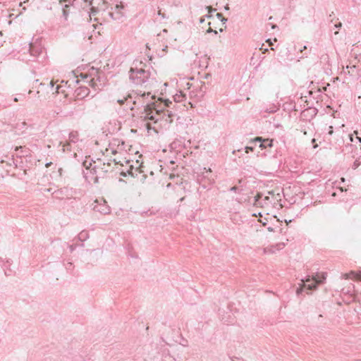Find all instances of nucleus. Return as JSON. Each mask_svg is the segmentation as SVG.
Wrapping results in <instances>:
<instances>
[{
	"mask_svg": "<svg viewBox=\"0 0 361 361\" xmlns=\"http://www.w3.org/2000/svg\"><path fill=\"white\" fill-rule=\"evenodd\" d=\"M22 4H23V3H22V2H20V3L19 4V6H22Z\"/></svg>",
	"mask_w": 361,
	"mask_h": 361,
	"instance_id": "48",
	"label": "nucleus"
},
{
	"mask_svg": "<svg viewBox=\"0 0 361 361\" xmlns=\"http://www.w3.org/2000/svg\"><path fill=\"white\" fill-rule=\"evenodd\" d=\"M307 113H311L312 114L311 116L313 117V116H315L317 115V110L316 109H314V108H310V109L305 110L304 111H302V114L304 116H306Z\"/></svg>",
	"mask_w": 361,
	"mask_h": 361,
	"instance_id": "16",
	"label": "nucleus"
},
{
	"mask_svg": "<svg viewBox=\"0 0 361 361\" xmlns=\"http://www.w3.org/2000/svg\"><path fill=\"white\" fill-rule=\"evenodd\" d=\"M254 147L252 146H247L245 147V150L246 153H249L250 152H252L254 150Z\"/></svg>",
	"mask_w": 361,
	"mask_h": 361,
	"instance_id": "21",
	"label": "nucleus"
},
{
	"mask_svg": "<svg viewBox=\"0 0 361 361\" xmlns=\"http://www.w3.org/2000/svg\"><path fill=\"white\" fill-rule=\"evenodd\" d=\"M263 194L261 192H257V195L254 197V202L260 201L262 200Z\"/></svg>",
	"mask_w": 361,
	"mask_h": 361,
	"instance_id": "18",
	"label": "nucleus"
},
{
	"mask_svg": "<svg viewBox=\"0 0 361 361\" xmlns=\"http://www.w3.org/2000/svg\"><path fill=\"white\" fill-rule=\"evenodd\" d=\"M264 138H262V137H256L255 138H254L253 140H252L250 141V142H259L260 144L262 143V142L264 141Z\"/></svg>",
	"mask_w": 361,
	"mask_h": 361,
	"instance_id": "19",
	"label": "nucleus"
},
{
	"mask_svg": "<svg viewBox=\"0 0 361 361\" xmlns=\"http://www.w3.org/2000/svg\"><path fill=\"white\" fill-rule=\"evenodd\" d=\"M97 211L103 214H109L111 212L110 207L106 205H101L98 207Z\"/></svg>",
	"mask_w": 361,
	"mask_h": 361,
	"instance_id": "14",
	"label": "nucleus"
},
{
	"mask_svg": "<svg viewBox=\"0 0 361 361\" xmlns=\"http://www.w3.org/2000/svg\"><path fill=\"white\" fill-rule=\"evenodd\" d=\"M317 146H318L317 145H314V148L317 147Z\"/></svg>",
	"mask_w": 361,
	"mask_h": 361,
	"instance_id": "46",
	"label": "nucleus"
},
{
	"mask_svg": "<svg viewBox=\"0 0 361 361\" xmlns=\"http://www.w3.org/2000/svg\"><path fill=\"white\" fill-rule=\"evenodd\" d=\"M88 233L86 231H82L78 234V240L81 242L85 241L87 238H88Z\"/></svg>",
	"mask_w": 361,
	"mask_h": 361,
	"instance_id": "15",
	"label": "nucleus"
},
{
	"mask_svg": "<svg viewBox=\"0 0 361 361\" xmlns=\"http://www.w3.org/2000/svg\"><path fill=\"white\" fill-rule=\"evenodd\" d=\"M11 161H12L13 164L16 166H17V164L15 163V161H14V159H13V158L11 159Z\"/></svg>",
	"mask_w": 361,
	"mask_h": 361,
	"instance_id": "40",
	"label": "nucleus"
},
{
	"mask_svg": "<svg viewBox=\"0 0 361 361\" xmlns=\"http://www.w3.org/2000/svg\"><path fill=\"white\" fill-rule=\"evenodd\" d=\"M71 267H72V263H71V262H69V263H68V264H67V265H66V269H70L71 268Z\"/></svg>",
	"mask_w": 361,
	"mask_h": 361,
	"instance_id": "32",
	"label": "nucleus"
},
{
	"mask_svg": "<svg viewBox=\"0 0 361 361\" xmlns=\"http://www.w3.org/2000/svg\"><path fill=\"white\" fill-rule=\"evenodd\" d=\"M269 42V43H271V41H270V39H268V40Z\"/></svg>",
	"mask_w": 361,
	"mask_h": 361,
	"instance_id": "52",
	"label": "nucleus"
},
{
	"mask_svg": "<svg viewBox=\"0 0 361 361\" xmlns=\"http://www.w3.org/2000/svg\"><path fill=\"white\" fill-rule=\"evenodd\" d=\"M75 93L77 94L78 97L85 98L89 95L90 90L86 87H80L76 89Z\"/></svg>",
	"mask_w": 361,
	"mask_h": 361,
	"instance_id": "7",
	"label": "nucleus"
},
{
	"mask_svg": "<svg viewBox=\"0 0 361 361\" xmlns=\"http://www.w3.org/2000/svg\"><path fill=\"white\" fill-rule=\"evenodd\" d=\"M49 192H51V188L48 189Z\"/></svg>",
	"mask_w": 361,
	"mask_h": 361,
	"instance_id": "47",
	"label": "nucleus"
},
{
	"mask_svg": "<svg viewBox=\"0 0 361 361\" xmlns=\"http://www.w3.org/2000/svg\"><path fill=\"white\" fill-rule=\"evenodd\" d=\"M269 42V43H271V41H270V39H268V40Z\"/></svg>",
	"mask_w": 361,
	"mask_h": 361,
	"instance_id": "51",
	"label": "nucleus"
},
{
	"mask_svg": "<svg viewBox=\"0 0 361 361\" xmlns=\"http://www.w3.org/2000/svg\"><path fill=\"white\" fill-rule=\"evenodd\" d=\"M303 291V288H298L297 290H296V294L298 295H299L300 294H301Z\"/></svg>",
	"mask_w": 361,
	"mask_h": 361,
	"instance_id": "26",
	"label": "nucleus"
},
{
	"mask_svg": "<svg viewBox=\"0 0 361 361\" xmlns=\"http://www.w3.org/2000/svg\"><path fill=\"white\" fill-rule=\"evenodd\" d=\"M334 133V130H333V126H329L328 127V132H327V134L329 135H331Z\"/></svg>",
	"mask_w": 361,
	"mask_h": 361,
	"instance_id": "23",
	"label": "nucleus"
},
{
	"mask_svg": "<svg viewBox=\"0 0 361 361\" xmlns=\"http://www.w3.org/2000/svg\"><path fill=\"white\" fill-rule=\"evenodd\" d=\"M239 190H240L237 186H233L230 188V191L235 192H238Z\"/></svg>",
	"mask_w": 361,
	"mask_h": 361,
	"instance_id": "24",
	"label": "nucleus"
},
{
	"mask_svg": "<svg viewBox=\"0 0 361 361\" xmlns=\"http://www.w3.org/2000/svg\"><path fill=\"white\" fill-rule=\"evenodd\" d=\"M216 11V9H215V8H214V9H212L209 13L213 12V11ZM205 17H207V18H212V15L211 13H209V14L206 15V16H205Z\"/></svg>",
	"mask_w": 361,
	"mask_h": 361,
	"instance_id": "27",
	"label": "nucleus"
},
{
	"mask_svg": "<svg viewBox=\"0 0 361 361\" xmlns=\"http://www.w3.org/2000/svg\"><path fill=\"white\" fill-rule=\"evenodd\" d=\"M268 194L274 196V191H269ZM262 200L264 205H268L269 204H275V200H274V197H270L269 196H263Z\"/></svg>",
	"mask_w": 361,
	"mask_h": 361,
	"instance_id": "9",
	"label": "nucleus"
},
{
	"mask_svg": "<svg viewBox=\"0 0 361 361\" xmlns=\"http://www.w3.org/2000/svg\"><path fill=\"white\" fill-rule=\"evenodd\" d=\"M223 24H225L226 22H227V18L223 17L221 20H220Z\"/></svg>",
	"mask_w": 361,
	"mask_h": 361,
	"instance_id": "31",
	"label": "nucleus"
},
{
	"mask_svg": "<svg viewBox=\"0 0 361 361\" xmlns=\"http://www.w3.org/2000/svg\"><path fill=\"white\" fill-rule=\"evenodd\" d=\"M358 150V148L356 145L353 144H348L345 146V149L343 151L347 152V153H353Z\"/></svg>",
	"mask_w": 361,
	"mask_h": 361,
	"instance_id": "12",
	"label": "nucleus"
},
{
	"mask_svg": "<svg viewBox=\"0 0 361 361\" xmlns=\"http://www.w3.org/2000/svg\"><path fill=\"white\" fill-rule=\"evenodd\" d=\"M144 114L145 116H141L144 118V120H151L156 123L159 119V118L157 116L160 115L161 111L156 110V111L154 112L152 107L149 105H147L144 109Z\"/></svg>",
	"mask_w": 361,
	"mask_h": 361,
	"instance_id": "5",
	"label": "nucleus"
},
{
	"mask_svg": "<svg viewBox=\"0 0 361 361\" xmlns=\"http://www.w3.org/2000/svg\"><path fill=\"white\" fill-rule=\"evenodd\" d=\"M307 49L306 46H304L303 49Z\"/></svg>",
	"mask_w": 361,
	"mask_h": 361,
	"instance_id": "49",
	"label": "nucleus"
},
{
	"mask_svg": "<svg viewBox=\"0 0 361 361\" xmlns=\"http://www.w3.org/2000/svg\"><path fill=\"white\" fill-rule=\"evenodd\" d=\"M69 141L71 142H73V143H76L78 142L79 140V133L78 131H71L70 133H69Z\"/></svg>",
	"mask_w": 361,
	"mask_h": 361,
	"instance_id": "10",
	"label": "nucleus"
},
{
	"mask_svg": "<svg viewBox=\"0 0 361 361\" xmlns=\"http://www.w3.org/2000/svg\"><path fill=\"white\" fill-rule=\"evenodd\" d=\"M124 8V6L122 2H120L119 4H116L115 6V10L114 12H109V16L115 20H123L125 18L124 13L123 12V9Z\"/></svg>",
	"mask_w": 361,
	"mask_h": 361,
	"instance_id": "6",
	"label": "nucleus"
},
{
	"mask_svg": "<svg viewBox=\"0 0 361 361\" xmlns=\"http://www.w3.org/2000/svg\"><path fill=\"white\" fill-rule=\"evenodd\" d=\"M224 9H225L226 11L229 10L228 4H226V5L224 6Z\"/></svg>",
	"mask_w": 361,
	"mask_h": 361,
	"instance_id": "34",
	"label": "nucleus"
},
{
	"mask_svg": "<svg viewBox=\"0 0 361 361\" xmlns=\"http://www.w3.org/2000/svg\"><path fill=\"white\" fill-rule=\"evenodd\" d=\"M360 150H361V147H360Z\"/></svg>",
	"mask_w": 361,
	"mask_h": 361,
	"instance_id": "53",
	"label": "nucleus"
},
{
	"mask_svg": "<svg viewBox=\"0 0 361 361\" xmlns=\"http://www.w3.org/2000/svg\"><path fill=\"white\" fill-rule=\"evenodd\" d=\"M312 143H314V142H315V139H314V138H313V139L312 140Z\"/></svg>",
	"mask_w": 361,
	"mask_h": 361,
	"instance_id": "43",
	"label": "nucleus"
},
{
	"mask_svg": "<svg viewBox=\"0 0 361 361\" xmlns=\"http://www.w3.org/2000/svg\"><path fill=\"white\" fill-rule=\"evenodd\" d=\"M274 140L272 139H264L261 144H259V147L263 149L267 147H273Z\"/></svg>",
	"mask_w": 361,
	"mask_h": 361,
	"instance_id": "11",
	"label": "nucleus"
},
{
	"mask_svg": "<svg viewBox=\"0 0 361 361\" xmlns=\"http://www.w3.org/2000/svg\"><path fill=\"white\" fill-rule=\"evenodd\" d=\"M140 67H131L129 71V79L135 85H142L148 82L151 73L142 67V62H140Z\"/></svg>",
	"mask_w": 361,
	"mask_h": 361,
	"instance_id": "1",
	"label": "nucleus"
},
{
	"mask_svg": "<svg viewBox=\"0 0 361 361\" xmlns=\"http://www.w3.org/2000/svg\"><path fill=\"white\" fill-rule=\"evenodd\" d=\"M279 110L278 106L275 104H271L270 106L268 108L263 109V111L266 113L273 114Z\"/></svg>",
	"mask_w": 361,
	"mask_h": 361,
	"instance_id": "13",
	"label": "nucleus"
},
{
	"mask_svg": "<svg viewBox=\"0 0 361 361\" xmlns=\"http://www.w3.org/2000/svg\"><path fill=\"white\" fill-rule=\"evenodd\" d=\"M267 230H268L269 231H274V228H271V227H268V228H267Z\"/></svg>",
	"mask_w": 361,
	"mask_h": 361,
	"instance_id": "37",
	"label": "nucleus"
},
{
	"mask_svg": "<svg viewBox=\"0 0 361 361\" xmlns=\"http://www.w3.org/2000/svg\"><path fill=\"white\" fill-rule=\"evenodd\" d=\"M349 137L351 142H354L353 137L352 135H349Z\"/></svg>",
	"mask_w": 361,
	"mask_h": 361,
	"instance_id": "35",
	"label": "nucleus"
},
{
	"mask_svg": "<svg viewBox=\"0 0 361 361\" xmlns=\"http://www.w3.org/2000/svg\"><path fill=\"white\" fill-rule=\"evenodd\" d=\"M271 25V28H273V29H274V28H276L277 27V25H274V24H272Z\"/></svg>",
	"mask_w": 361,
	"mask_h": 361,
	"instance_id": "39",
	"label": "nucleus"
},
{
	"mask_svg": "<svg viewBox=\"0 0 361 361\" xmlns=\"http://www.w3.org/2000/svg\"><path fill=\"white\" fill-rule=\"evenodd\" d=\"M74 192L72 188L64 187L52 192V197L59 200L71 199Z\"/></svg>",
	"mask_w": 361,
	"mask_h": 361,
	"instance_id": "4",
	"label": "nucleus"
},
{
	"mask_svg": "<svg viewBox=\"0 0 361 361\" xmlns=\"http://www.w3.org/2000/svg\"><path fill=\"white\" fill-rule=\"evenodd\" d=\"M29 53L32 59H22L23 61H37L44 63L47 59V52L42 47L41 42L37 39L35 42L29 43Z\"/></svg>",
	"mask_w": 361,
	"mask_h": 361,
	"instance_id": "2",
	"label": "nucleus"
},
{
	"mask_svg": "<svg viewBox=\"0 0 361 361\" xmlns=\"http://www.w3.org/2000/svg\"><path fill=\"white\" fill-rule=\"evenodd\" d=\"M326 279V273H317L313 276H307L305 279H302V281L305 288L310 290H314L317 289L318 284L324 283Z\"/></svg>",
	"mask_w": 361,
	"mask_h": 361,
	"instance_id": "3",
	"label": "nucleus"
},
{
	"mask_svg": "<svg viewBox=\"0 0 361 361\" xmlns=\"http://www.w3.org/2000/svg\"><path fill=\"white\" fill-rule=\"evenodd\" d=\"M204 18H201L200 19V23H204Z\"/></svg>",
	"mask_w": 361,
	"mask_h": 361,
	"instance_id": "36",
	"label": "nucleus"
},
{
	"mask_svg": "<svg viewBox=\"0 0 361 361\" xmlns=\"http://www.w3.org/2000/svg\"><path fill=\"white\" fill-rule=\"evenodd\" d=\"M360 164H361V155L355 160V161L353 162V164L352 165V169L355 170V169H357Z\"/></svg>",
	"mask_w": 361,
	"mask_h": 361,
	"instance_id": "17",
	"label": "nucleus"
},
{
	"mask_svg": "<svg viewBox=\"0 0 361 361\" xmlns=\"http://www.w3.org/2000/svg\"><path fill=\"white\" fill-rule=\"evenodd\" d=\"M133 109H134V107H133V106H130V110H133Z\"/></svg>",
	"mask_w": 361,
	"mask_h": 361,
	"instance_id": "44",
	"label": "nucleus"
},
{
	"mask_svg": "<svg viewBox=\"0 0 361 361\" xmlns=\"http://www.w3.org/2000/svg\"><path fill=\"white\" fill-rule=\"evenodd\" d=\"M207 32H214L215 35L217 34V32L216 30H212V28H209L207 30Z\"/></svg>",
	"mask_w": 361,
	"mask_h": 361,
	"instance_id": "29",
	"label": "nucleus"
},
{
	"mask_svg": "<svg viewBox=\"0 0 361 361\" xmlns=\"http://www.w3.org/2000/svg\"><path fill=\"white\" fill-rule=\"evenodd\" d=\"M345 276L347 279L348 278H357V274L353 271H351L349 274H345Z\"/></svg>",
	"mask_w": 361,
	"mask_h": 361,
	"instance_id": "20",
	"label": "nucleus"
},
{
	"mask_svg": "<svg viewBox=\"0 0 361 361\" xmlns=\"http://www.w3.org/2000/svg\"><path fill=\"white\" fill-rule=\"evenodd\" d=\"M127 100V98H123V99H118L117 100V102L120 104V105H123L125 102Z\"/></svg>",
	"mask_w": 361,
	"mask_h": 361,
	"instance_id": "25",
	"label": "nucleus"
},
{
	"mask_svg": "<svg viewBox=\"0 0 361 361\" xmlns=\"http://www.w3.org/2000/svg\"><path fill=\"white\" fill-rule=\"evenodd\" d=\"M355 139L357 140L359 142H361V137H356Z\"/></svg>",
	"mask_w": 361,
	"mask_h": 361,
	"instance_id": "38",
	"label": "nucleus"
},
{
	"mask_svg": "<svg viewBox=\"0 0 361 361\" xmlns=\"http://www.w3.org/2000/svg\"><path fill=\"white\" fill-rule=\"evenodd\" d=\"M360 84H361V80H360Z\"/></svg>",
	"mask_w": 361,
	"mask_h": 361,
	"instance_id": "54",
	"label": "nucleus"
},
{
	"mask_svg": "<svg viewBox=\"0 0 361 361\" xmlns=\"http://www.w3.org/2000/svg\"><path fill=\"white\" fill-rule=\"evenodd\" d=\"M216 17L217 18H219V20H221L224 16H223V14L221 13H216Z\"/></svg>",
	"mask_w": 361,
	"mask_h": 361,
	"instance_id": "28",
	"label": "nucleus"
},
{
	"mask_svg": "<svg viewBox=\"0 0 361 361\" xmlns=\"http://www.w3.org/2000/svg\"><path fill=\"white\" fill-rule=\"evenodd\" d=\"M341 26V23H340L339 25H336V27H339Z\"/></svg>",
	"mask_w": 361,
	"mask_h": 361,
	"instance_id": "42",
	"label": "nucleus"
},
{
	"mask_svg": "<svg viewBox=\"0 0 361 361\" xmlns=\"http://www.w3.org/2000/svg\"><path fill=\"white\" fill-rule=\"evenodd\" d=\"M254 204L256 205V206H260V207H264L265 206L264 202H263V200H260V201H257V202H254Z\"/></svg>",
	"mask_w": 361,
	"mask_h": 361,
	"instance_id": "22",
	"label": "nucleus"
},
{
	"mask_svg": "<svg viewBox=\"0 0 361 361\" xmlns=\"http://www.w3.org/2000/svg\"><path fill=\"white\" fill-rule=\"evenodd\" d=\"M68 1V0H59V4L62 6V18L64 19V20H68V16L69 14V10H68L69 5H68V4L63 5V2H66Z\"/></svg>",
	"mask_w": 361,
	"mask_h": 361,
	"instance_id": "8",
	"label": "nucleus"
},
{
	"mask_svg": "<svg viewBox=\"0 0 361 361\" xmlns=\"http://www.w3.org/2000/svg\"><path fill=\"white\" fill-rule=\"evenodd\" d=\"M82 1H85V2H88L89 1V0H82Z\"/></svg>",
	"mask_w": 361,
	"mask_h": 361,
	"instance_id": "45",
	"label": "nucleus"
},
{
	"mask_svg": "<svg viewBox=\"0 0 361 361\" xmlns=\"http://www.w3.org/2000/svg\"><path fill=\"white\" fill-rule=\"evenodd\" d=\"M5 274L6 276H10L11 274V269L5 270Z\"/></svg>",
	"mask_w": 361,
	"mask_h": 361,
	"instance_id": "30",
	"label": "nucleus"
},
{
	"mask_svg": "<svg viewBox=\"0 0 361 361\" xmlns=\"http://www.w3.org/2000/svg\"><path fill=\"white\" fill-rule=\"evenodd\" d=\"M13 100H14L15 102H17V101H18V100H19V99H18V97H14Z\"/></svg>",
	"mask_w": 361,
	"mask_h": 361,
	"instance_id": "41",
	"label": "nucleus"
},
{
	"mask_svg": "<svg viewBox=\"0 0 361 361\" xmlns=\"http://www.w3.org/2000/svg\"><path fill=\"white\" fill-rule=\"evenodd\" d=\"M51 164H52V162H48V163H47V164H45V166H46L47 168H48V167H49Z\"/></svg>",
	"mask_w": 361,
	"mask_h": 361,
	"instance_id": "33",
	"label": "nucleus"
},
{
	"mask_svg": "<svg viewBox=\"0 0 361 361\" xmlns=\"http://www.w3.org/2000/svg\"><path fill=\"white\" fill-rule=\"evenodd\" d=\"M6 264H8V265H10V264H9V261H8H8H6Z\"/></svg>",
	"mask_w": 361,
	"mask_h": 361,
	"instance_id": "50",
	"label": "nucleus"
}]
</instances>
